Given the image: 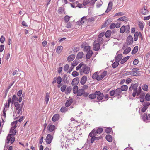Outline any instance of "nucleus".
Returning a JSON list of instances; mask_svg holds the SVG:
<instances>
[{
  "mask_svg": "<svg viewBox=\"0 0 150 150\" xmlns=\"http://www.w3.org/2000/svg\"><path fill=\"white\" fill-rule=\"evenodd\" d=\"M90 70V67L85 64L80 70V74L82 75L83 74H87L89 73Z\"/></svg>",
  "mask_w": 150,
  "mask_h": 150,
  "instance_id": "f257e3e1",
  "label": "nucleus"
},
{
  "mask_svg": "<svg viewBox=\"0 0 150 150\" xmlns=\"http://www.w3.org/2000/svg\"><path fill=\"white\" fill-rule=\"evenodd\" d=\"M103 131V129L102 128H99L97 129H93L89 133V136H92V134H93V135L96 136L97 134H101Z\"/></svg>",
  "mask_w": 150,
  "mask_h": 150,
  "instance_id": "f03ea898",
  "label": "nucleus"
},
{
  "mask_svg": "<svg viewBox=\"0 0 150 150\" xmlns=\"http://www.w3.org/2000/svg\"><path fill=\"white\" fill-rule=\"evenodd\" d=\"M53 139V136L50 134H48L46 137L45 140L46 143L48 144H50Z\"/></svg>",
  "mask_w": 150,
  "mask_h": 150,
  "instance_id": "7ed1b4c3",
  "label": "nucleus"
},
{
  "mask_svg": "<svg viewBox=\"0 0 150 150\" xmlns=\"http://www.w3.org/2000/svg\"><path fill=\"white\" fill-rule=\"evenodd\" d=\"M96 97L97 100L98 101H100L102 100L103 97L104 95L103 93H101V92L99 91H96Z\"/></svg>",
  "mask_w": 150,
  "mask_h": 150,
  "instance_id": "20e7f679",
  "label": "nucleus"
},
{
  "mask_svg": "<svg viewBox=\"0 0 150 150\" xmlns=\"http://www.w3.org/2000/svg\"><path fill=\"white\" fill-rule=\"evenodd\" d=\"M142 119L146 122H148V120H150V114H144L142 116Z\"/></svg>",
  "mask_w": 150,
  "mask_h": 150,
  "instance_id": "39448f33",
  "label": "nucleus"
},
{
  "mask_svg": "<svg viewBox=\"0 0 150 150\" xmlns=\"http://www.w3.org/2000/svg\"><path fill=\"white\" fill-rule=\"evenodd\" d=\"M56 129L55 126L52 124H49L47 127V130L51 132L55 131Z\"/></svg>",
  "mask_w": 150,
  "mask_h": 150,
  "instance_id": "423d86ee",
  "label": "nucleus"
},
{
  "mask_svg": "<svg viewBox=\"0 0 150 150\" xmlns=\"http://www.w3.org/2000/svg\"><path fill=\"white\" fill-rule=\"evenodd\" d=\"M133 40L132 37L131 35L129 36L126 39L127 44L128 45H130L133 43Z\"/></svg>",
  "mask_w": 150,
  "mask_h": 150,
  "instance_id": "0eeeda50",
  "label": "nucleus"
},
{
  "mask_svg": "<svg viewBox=\"0 0 150 150\" xmlns=\"http://www.w3.org/2000/svg\"><path fill=\"white\" fill-rule=\"evenodd\" d=\"M79 80L78 77H76L73 79L71 82L72 86H77L79 83Z\"/></svg>",
  "mask_w": 150,
  "mask_h": 150,
  "instance_id": "6e6552de",
  "label": "nucleus"
},
{
  "mask_svg": "<svg viewBox=\"0 0 150 150\" xmlns=\"http://www.w3.org/2000/svg\"><path fill=\"white\" fill-rule=\"evenodd\" d=\"M18 103V97H16L15 95H13L11 99V104H13L15 103Z\"/></svg>",
  "mask_w": 150,
  "mask_h": 150,
  "instance_id": "1a4fd4ad",
  "label": "nucleus"
},
{
  "mask_svg": "<svg viewBox=\"0 0 150 150\" xmlns=\"http://www.w3.org/2000/svg\"><path fill=\"white\" fill-rule=\"evenodd\" d=\"M95 42L96 41H94L93 49L95 51H97L99 50L100 46L99 44L98 43L94 44Z\"/></svg>",
  "mask_w": 150,
  "mask_h": 150,
  "instance_id": "9d476101",
  "label": "nucleus"
},
{
  "mask_svg": "<svg viewBox=\"0 0 150 150\" xmlns=\"http://www.w3.org/2000/svg\"><path fill=\"white\" fill-rule=\"evenodd\" d=\"M112 2L110 1L109 3L107 8L105 11V12L108 13L111 10L112 7Z\"/></svg>",
  "mask_w": 150,
  "mask_h": 150,
  "instance_id": "9b49d317",
  "label": "nucleus"
},
{
  "mask_svg": "<svg viewBox=\"0 0 150 150\" xmlns=\"http://www.w3.org/2000/svg\"><path fill=\"white\" fill-rule=\"evenodd\" d=\"M87 79V77L86 76H83L81 78L80 81V83L82 85H84Z\"/></svg>",
  "mask_w": 150,
  "mask_h": 150,
  "instance_id": "f8f14e48",
  "label": "nucleus"
},
{
  "mask_svg": "<svg viewBox=\"0 0 150 150\" xmlns=\"http://www.w3.org/2000/svg\"><path fill=\"white\" fill-rule=\"evenodd\" d=\"M144 9H142L141 11V13L143 15H146L147 13H148L149 12V11L147 9V7L144 6L143 7Z\"/></svg>",
  "mask_w": 150,
  "mask_h": 150,
  "instance_id": "ddd939ff",
  "label": "nucleus"
},
{
  "mask_svg": "<svg viewBox=\"0 0 150 150\" xmlns=\"http://www.w3.org/2000/svg\"><path fill=\"white\" fill-rule=\"evenodd\" d=\"M59 115L57 114L54 115L52 118V120L53 122H56L58 121L59 119Z\"/></svg>",
  "mask_w": 150,
  "mask_h": 150,
  "instance_id": "4468645a",
  "label": "nucleus"
},
{
  "mask_svg": "<svg viewBox=\"0 0 150 150\" xmlns=\"http://www.w3.org/2000/svg\"><path fill=\"white\" fill-rule=\"evenodd\" d=\"M73 102L72 99L67 100L65 103V105L66 107H68L70 106Z\"/></svg>",
  "mask_w": 150,
  "mask_h": 150,
  "instance_id": "2eb2a0df",
  "label": "nucleus"
},
{
  "mask_svg": "<svg viewBox=\"0 0 150 150\" xmlns=\"http://www.w3.org/2000/svg\"><path fill=\"white\" fill-rule=\"evenodd\" d=\"M14 106L15 107V111H17V110L20 109H22V107L21 106V105L18 103H15L14 104Z\"/></svg>",
  "mask_w": 150,
  "mask_h": 150,
  "instance_id": "dca6fc26",
  "label": "nucleus"
},
{
  "mask_svg": "<svg viewBox=\"0 0 150 150\" xmlns=\"http://www.w3.org/2000/svg\"><path fill=\"white\" fill-rule=\"evenodd\" d=\"M84 54L83 52H79L77 54L76 57L77 59H80L82 58Z\"/></svg>",
  "mask_w": 150,
  "mask_h": 150,
  "instance_id": "f3484780",
  "label": "nucleus"
},
{
  "mask_svg": "<svg viewBox=\"0 0 150 150\" xmlns=\"http://www.w3.org/2000/svg\"><path fill=\"white\" fill-rule=\"evenodd\" d=\"M111 21L110 19H108L102 25V28H103L105 27L106 26L109 24Z\"/></svg>",
  "mask_w": 150,
  "mask_h": 150,
  "instance_id": "a211bd4d",
  "label": "nucleus"
},
{
  "mask_svg": "<svg viewBox=\"0 0 150 150\" xmlns=\"http://www.w3.org/2000/svg\"><path fill=\"white\" fill-rule=\"evenodd\" d=\"M62 78V81L64 82V83H68V82L67 81V79H68L67 74H64Z\"/></svg>",
  "mask_w": 150,
  "mask_h": 150,
  "instance_id": "6ab92c4d",
  "label": "nucleus"
},
{
  "mask_svg": "<svg viewBox=\"0 0 150 150\" xmlns=\"http://www.w3.org/2000/svg\"><path fill=\"white\" fill-rule=\"evenodd\" d=\"M92 78L94 79H96L97 80L99 81L100 79L98 78V73L97 72H96L94 73L92 76Z\"/></svg>",
  "mask_w": 150,
  "mask_h": 150,
  "instance_id": "aec40b11",
  "label": "nucleus"
},
{
  "mask_svg": "<svg viewBox=\"0 0 150 150\" xmlns=\"http://www.w3.org/2000/svg\"><path fill=\"white\" fill-rule=\"evenodd\" d=\"M85 91L84 89H79L78 91L76 93L77 95L78 96H82L84 92Z\"/></svg>",
  "mask_w": 150,
  "mask_h": 150,
  "instance_id": "412c9836",
  "label": "nucleus"
},
{
  "mask_svg": "<svg viewBox=\"0 0 150 150\" xmlns=\"http://www.w3.org/2000/svg\"><path fill=\"white\" fill-rule=\"evenodd\" d=\"M131 86L133 88V91H137V88L138 87L139 84L138 83H136L135 84L132 83L131 84Z\"/></svg>",
  "mask_w": 150,
  "mask_h": 150,
  "instance_id": "4be33fe9",
  "label": "nucleus"
},
{
  "mask_svg": "<svg viewBox=\"0 0 150 150\" xmlns=\"http://www.w3.org/2000/svg\"><path fill=\"white\" fill-rule=\"evenodd\" d=\"M105 139L109 142H111L112 141V137L111 135L108 134L106 135Z\"/></svg>",
  "mask_w": 150,
  "mask_h": 150,
  "instance_id": "5701e85b",
  "label": "nucleus"
},
{
  "mask_svg": "<svg viewBox=\"0 0 150 150\" xmlns=\"http://www.w3.org/2000/svg\"><path fill=\"white\" fill-rule=\"evenodd\" d=\"M115 95L116 96H119L122 93V91L120 88H117L115 90Z\"/></svg>",
  "mask_w": 150,
  "mask_h": 150,
  "instance_id": "b1692460",
  "label": "nucleus"
},
{
  "mask_svg": "<svg viewBox=\"0 0 150 150\" xmlns=\"http://www.w3.org/2000/svg\"><path fill=\"white\" fill-rule=\"evenodd\" d=\"M75 55L74 54H71L67 58V60L69 62L72 61L75 58Z\"/></svg>",
  "mask_w": 150,
  "mask_h": 150,
  "instance_id": "393cba45",
  "label": "nucleus"
},
{
  "mask_svg": "<svg viewBox=\"0 0 150 150\" xmlns=\"http://www.w3.org/2000/svg\"><path fill=\"white\" fill-rule=\"evenodd\" d=\"M93 54V52L92 50L89 51L87 52L86 55V58L87 60L89 59L92 56Z\"/></svg>",
  "mask_w": 150,
  "mask_h": 150,
  "instance_id": "a878e982",
  "label": "nucleus"
},
{
  "mask_svg": "<svg viewBox=\"0 0 150 150\" xmlns=\"http://www.w3.org/2000/svg\"><path fill=\"white\" fill-rule=\"evenodd\" d=\"M122 57V56L121 54H118L115 57V60L117 62H119L121 60Z\"/></svg>",
  "mask_w": 150,
  "mask_h": 150,
  "instance_id": "bb28decb",
  "label": "nucleus"
},
{
  "mask_svg": "<svg viewBox=\"0 0 150 150\" xmlns=\"http://www.w3.org/2000/svg\"><path fill=\"white\" fill-rule=\"evenodd\" d=\"M96 93L95 91L94 93L91 94L89 95L88 97L91 99H94L96 98Z\"/></svg>",
  "mask_w": 150,
  "mask_h": 150,
  "instance_id": "cd10ccee",
  "label": "nucleus"
},
{
  "mask_svg": "<svg viewBox=\"0 0 150 150\" xmlns=\"http://www.w3.org/2000/svg\"><path fill=\"white\" fill-rule=\"evenodd\" d=\"M130 57L129 56H127L124 58L121 61L120 63L123 64L126 62Z\"/></svg>",
  "mask_w": 150,
  "mask_h": 150,
  "instance_id": "c85d7f7f",
  "label": "nucleus"
},
{
  "mask_svg": "<svg viewBox=\"0 0 150 150\" xmlns=\"http://www.w3.org/2000/svg\"><path fill=\"white\" fill-rule=\"evenodd\" d=\"M72 89V88L71 86H69L68 87L65 91V93L66 94H68L69 93H70V92H71Z\"/></svg>",
  "mask_w": 150,
  "mask_h": 150,
  "instance_id": "c756f323",
  "label": "nucleus"
},
{
  "mask_svg": "<svg viewBox=\"0 0 150 150\" xmlns=\"http://www.w3.org/2000/svg\"><path fill=\"white\" fill-rule=\"evenodd\" d=\"M131 50V48L130 47H128L124 50L123 53L124 54H127L130 52Z\"/></svg>",
  "mask_w": 150,
  "mask_h": 150,
  "instance_id": "7c9ffc66",
  "label": "nucleus"
},
{
  "mask_svg": "<svg viewBox=\"0 0 150 150\" xmlns=\"http://www.w3.org/2000/svg\"><path fill=\"white\" fill-rule=\"evenodd\" d=\"M10 133H11L10 135L13 137L15 136L16 133V130L15 129H10Z\"/></svg>",
  "mask_w": 150,
  "mask_h": 150,
  "instance_id": "2f4dec72",
  "label": "nucleus"
},
{
  "mask_svg": "<svg viewBox=\"0 0 150 150\" xmlns=\"http://www.w3.org/2000/svg\"><path fill=\"white\" fill-rule=\"evenodd\" d=\"M111 33V32L110 30H108L105 33V35L106 37L107 38H109L110 37Z\"/></svg>",
  "mask_w": 150,
  "mask_h": 150,
  "instance_id": "473e14b6",
  "label": "nucleus"
},
{
  "mask_svg": "<svg viewBox=\"0 0 150 150\" xmlns=\"http://www.w3.org/2000/svg\"><path fill=\"white\" fill-rule=\"evenodd\" d=\"M138 47L137 46H135L132 50L131 54H134L137 52L138 50Z\"/></svg>",
  "mask_w": 150,
  "mask_h": 150,
  "instance_id": "72a5a7b5",
  "label": "nucleus"
},
{
  "mask_svg": "<svg viewBox=\"0 0 150 150\" xmlns=\"http://www.w3.org/2000/svg\"><path fill=\"white\" fill-rule=\"evenodd\" d=\"M63 47L62 46H58L56 49V52L58 53H60L63 49Z\"/></svg>",
  "mask_w": 150,
  "mask_h": 150,
  "instance_id": "f704fd0d",
  "label": "nucleus"
},
{
  "mask_svg": "<svg viewBox=\"0 0 150 150\" xmlns=\"http://www.w3.org/2000/svg\"><path fill=\"white\" fill-rule=\"evenodd\" d=\"M128 88V87L127 85H124L121 86L120 89H121V91H126L127 90Z\"/></svg>",
  "mask_w": 150,
  "mask_h": 150,
  "instance_id": "c9c22d12",
  "label": "nucleus"
},
{
  "mask_svg": "<svg viewBox=\"0 0 150 150\" xmlns=\"http://www.w3.org/2000/svg\"><path fill=\"white\" fill-rule=\"evenodd\" d=\"M118 20L120 21H123L125 22H127L128 20L127 18L124 16L120 18Z\"/></svg>",
  "mask_w": 150,
  "mask_h": 150,
  "instance_id": "e433bc0d",
  "label": "nucleus"
},
{
  "mask_svg": "<svg viewBox=\"0 0 150 150\" xmlns=\"http://www.w3.org/2000/svg\"><path fill=\"white\" fill-rule=\"evenodd\" d=\"M74 87L73 88V93L74 94H76L78 91V87L76 85L73 86Z\"/></svg>",
  "mask_w": 150,
  "mask_h": 150,
  "instance_id": "4c0bfd02",
  "label": "nucleus"
},
{
  "mask_svg": "<svg viewBox=\"0 0 150 150\" xmlns=\"http://www.w3.org/2000/svg\"><path fill=\"white\" fill-rule=\"evenodd\" d=\"M139 36V33L138 32H136L134 36V40L135 41H137L138 39Z\"/></svg>",
  "mask_w": 150,
  "mask_h": 150,
  "instance_id": "58836bf2",
  "label": "nucleus"
},
{
  "mask_svg": "<svg viewBox=\"0 0 150 150\" xmlns=\"http://www.w3.org/2000/svg\"><path fill=\"white\" fill-rule=\"evenodd\" d=\"M50 93H46V96L45 97V101L47 104L49 99Z\"/></svg>",
  "mask_w": 150,
  "mask_h": 150,
  "instance_id": "ea45409f",
  "label": "nucleus"
},
{
  "mask_svg": "<svg viewBox=\"0 0 150 150\" xmlns=\"http://www.w3.org/2000/svg\"><path fill=\"white\" fill-rule=\"evenodd\" d=\"M68 111V109L65 107H62L60 109V111L62 113H65Z\"/></svg>",
  "mask_w": 150,
  "mask_h": 150,
  "instance_id": "a19ab883",
  "label": "nucleus"
},
{
  "mask_svg": "<svg viewBox=\"0 0 150 150\" xmlns=\"http://www.w3.org/2000/svg\"><path fill=\"white\" fill-rule=\"evenodd\" d=\"M90 47L89 46H85L84 48V51L88 52L89 51H91Z\"/></svg>",
  "mask_w": 150,
  "mask_h": 150,
  "instance_id": "79ce46f5",
  "label": "nucleus"
},
{
  "mask_svg": "<svg viewBox=\"0 0 150 150\" xmlns=\"http://www.w3.org/2000/svg\"><path fill=\"white\" fill-rule=\"evenodd\" d=\"M125 31L126 33H128L129 32L130 27L129 25H128L125 26Z\"/></svg>",
  "mask_w": 150,
  "mask_h": 150,
  "instance_id": "37998d69",
  "label": "nucleus"
},
{
  "mask_svg": "<svg viewBox=\"0 0 150 150\" xmlns=\"http://www.w3.org/2000/svg\"><path fill=\"white\" fill-rule=\"evenodd\" d=\"M90 137H91V143H93L94 141L96 140V137L95 136V135L93 134H92V136L91 135L89 136Z\"/></svg>",
  "mask_w": 150,
  "mask_h": 150,
  "instance_id": "c03bdc74",
  "label": "nucleus"
},
{
  "mask_svg": "<svg viewBox=\"0 0 150 150\" xmlns=\"http://www.w3.org/2000/svg\"><path fill=\"white\" fill-rule=\"evenodd\" d=\"M119 64V63L118 62L116 61V62H114L112 64V66L113 68H116L117 67Z\"/></svg>",
  "mask_w": 150,
  "mask_h": 150,
  "instance_id": "a18cd8bd",
  "label": "nucleus"
},
{
  "mask_svg": "<svg viewBox=\"0 0 150 150\" xmlns=\"http://www.w3.org/2000/svg\"><path fill=\"white\" fill-rule=\"evenodd\" d=\"M139 71H131V75L133 76H136L138 75Z\"/></svg>",
  "mask_w": 150,
  "mask_h": 150,
  "instance_id": "49530a36",
  "label": "nucleus"
},
{
  "mask_svg": "<svg viewBox=\"0 0 150 150\" xmlns=\"http://www.w3.org/2000/svg\"><path fill=\"white\" fill-rule=\"evenodd\" d=\"M11 98H8V103H7H7H6V104L5 105V108H6L7 106L8 108L9 107L10 103L11 102Z\"/></svg>",
  "mask_w": 150,
  "mask_h": 150,
  "instance_id": "de8ad7c7",
  "label": "nucleus"
},
{
  "mask_svg": "<svg viewBox=\"0 0 150 150\" xmlns=\"http://www.w3.org/2000/svg\"><path fill=\"white\" fill-rule=\"evenodd\" d=\"M57 83L58 84H60L62 80L61 77L59 76L57 78Z\"/></svg>",
  "mask_w": 150,
  "mask_h": 150,
  "instance_id": "09e8293b",
  "label": "nucleus"
},
{
  "mask_svg": "<svg viewBox=\"0 0 150 150\" xmlns=\"http://www.w3.org/2000/svg\"><path fill=\"white\" fill-rule=\"evenodd\" d=\"M103 2L102 1H98L97 3L96 7L97 8H99L100 6L103 4Z\"/></svg>",
  "mask_w": 150,
  "mask_h": 150,
  "instance_id": "8fccbe9b",
  "label": "nucleus"
},
{
  "mask_svg": "<svg viewBox=\"0 0 150 150\" xmlns=\"http://www.w3.org/2000/svg\"><path fill=\"white\" fill-rule=\"evenodd\" d=\"M69 68V66L68 64L65 65L64 67V70L65 71H67Z\"/></svg>",
  "mask_w": 150,
  "mask_h": 150,
  "instance_id": "3c124183",
  "label": "nucleus"
},
{
  "mask_svg": "<svg viewBox=\"0 0 150 150\" xmlns=\"http://www.w3.org/2000/svg\"><path fill=\"white\" fill-rule=\"evenodd\" d=\"M11 136V135L9 134L6 137V139L7 141V144H8L9 143V142L10 141L11 139L12 138Z\"/></svg>",
  "mask_w": 150,
  "mask_h": 150,
  "instance_id": "603ef678",
  "label": "nucleus"
},
{
  "mask_svg": "<svg viewBox=\"0 0 150 150\" xmlns=\"http://www.w3.org/2000/svg\"><path fill=\"white\" fill-rule=\"evenodd\" d=\"M145 99L146 100L149 101L150 100V95L149 93H147L145 96Z\"/></svg>",
  "mask_w": 150,
  "mask_h": 150,
  "instance_id": "864d4df0",
  "label": "nucleus"
},
{
  "mask_svg": "<svg viewBox=\"0 0 150 150\" xmlns=\"http://www.w3.org/2000/svg\"><path fill=\"white\" fill-rule=\"evenodd\" d=\"M125 26H122L120 28V31L121 33H123L125 31Z\"/></svg>",
  "mask_w": 150,
  "mask_h": 150,
  "instance_id": "5fc2aeb1",
  "label": "nucleus"
},
{
  "mask_svg": "<svg viewBox=\"0 0 150 150\" xmlns=\"http://www.w3.org/2000/svg\"><path fill=\"white\" fill-rule=\"evenodd\" d=\"M70 17L68 15H66L64 17V20L65 22L67 23L69 20Z\"/></svg>",
  "mask_w": 150,
  "mask_h": 150,
  "instance_id": "6e6d98bb",
  "label": "nucleus"
},
{
  "mask_svg": "<svg viewBox=\"0 0 150 150\" xmlns=\"http://www.w3.org/2000/svg\"><path fill=\"white\" fill-rule=\"evenodd\" d=\"M112 130V129L111 128L108 127L105 129V132L107 133H110Z\"/></svg>",
  "mask_w": 150,
  "mask_h": 150,
  "instance_id": "4d7b16f0",
  "label": "nucleus"
},
{
  "mask_svg": "<svg viewBox=\"0 0 150 150\" xmlns=\"http://www.w3.org/2000/svg\"><path fill=\"white\" fill-rule=\"evenodd\" d=\"M150 105V103L144 102V104L143 105V106L144 107H147V108H148V106H149Z\"/></svg>",
  "mask_w": 150,
  "mask_h": 150,
  "instance_id": "13d9d810",
  "label": "nucleus"
},
{
  "mask_svg": "<svg viewBox=\"0 0 150 150\" xmlns=\"http://www.w3.org/2000/svg\"><path fill=\"white\" fill-rule=\"evenodd\" d=\"M72 75L74 77L77 76L79 75V73L75 71H74L72 72Z\"/></svg>",
  "mask_w": 150,
  "mask_h": 150,
  "instance_id": "bf43d9fd",
  "label": "nucleus"
},
{
  "mask_svg": "<svg viewBox=\"0 0 150 150\" xmlns=\"http://www.w3.org/2000/svg\"><path fill=\"white\" fill-rule=\"evenodd\" d=\"M139 26L140 30H142L144 28V25L143 23L141 22H139Z\"/></svg>",
  "mask_w": 150,
  "mask_h": 150,
  "instance_id": "052dcab7",
  "label": "nucleus"
},
{
  "mask_svg": "<svg viewBox=\"0 0 150 150\" xmlns=\"http://www.w3.org/2000/svg\"><path fill=\"white\" fill-rule=\"evenodd\" d=\"M67 87V86L65 85H62L61 88V91L62 92H64V91L66 89V88Z\"/></svg>",
  "mask_w": 150,
  "mask_h": 150,
  "instance_id": "680f3d73",
  "label": "nucleus"
},
{
  "mask_svg": "<svg viewBox=\"0 0 150 150\" xmlns=\"http://www.w3.org/2000/svg\"><path fill=\"white\" fill-rule=\"evenodd\" d=\"M124 15V13L123 12H119L116 13L115 15L114 16H120L122 15Z\"/></svg>",
  "mask_w": 150,
  "mask_h": 150,
  "instance_id": "e2e57ef3",
  "label": "nucleus"
},
{
  "mask_svg": "<svg viewBox=\"0 0 150 150\" xmlns=\"http://www.w3.org/2000/svg\"><path fill=\"white\" fill-rule=\"evenodd\" d=\"M148 88V86L147 85L145 84L142 87V88L143 90L145 91H146L147 90Z\"/></svg>",
  "mask_w": 150,
  "mask_h": 150,
  "instance_id": "0e129e2a",
  "label": "nucleus"
},
{
  "mask_svg": "<svg viewBox=\"0 0 150 150\" xmlns=\"http://www.w3.org/2000/svg\"><path fill=\"white\" fill-rule=\"evenodd\" d=\"M129 75H131V71H126L125 73L123 74L122 76H125Z\"/></svg>",
  "mask_w": 150,
  "mask_h": 150,
  "instance_id": "69168bd1",
  "label": "nucleus"
},
{
  "mask_svg": "<svg viewBox=\"0 0 150 150\" xmlns=\"http://www.w3.org/2000/svg\"><path fill=\"white\" fill-rule=\"evenodd\" d=\"M5 38L4 36H1L0 38V41L1 43H3L5 41Z\"/></svg>",
  "mask_w": 150,
  "mask_h": 150,
  "instance_id": "338daca9",
  "label": "nucleus"
},
{
  "mask_svg": "<svg viewBox=\"0 0 150 150\" xmlns=\"http://www.w3.org/2000/svg\"><path fill=\"white\" fill-rule=\"evenodd\" d=\"M98 42L99 43H102L103 41V39L102 38H100L98 37V38L97 40Z\"/></svg>",
  "mask_w": 150,
  "mask_h": 150,
  "instance_id": "774afa93",
  "label": "nucleus"
}]
</instances>
